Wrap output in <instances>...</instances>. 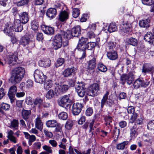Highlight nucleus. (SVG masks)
Returning <instances> with one entry per match:
<instances>
[{
  "instance_id": "nucleus-1",
  "label": "nucleus",
  "mask_w": 154,
  "mask_h": 154,
  "mask_svg": "<svg viewBox=\"0 0 154 154\" xmlns=\"http://www.w3.org/2000/svg\"><path fill=\"white\" fill-rule=\"evenodd\" d=\"M21 22L19 19L14 20V24L12 26H6L4 28L3 31L6 35L9 36L11 38H16L14 35L15 31L16 32H21L23 29V26L21 25Z\"/></svg>"
},
{
  "instance_id": "nucleus-2",
  "label": "nucleus",
  "mask_w": 154,
  "mask_h": 154,
  "mask_svg": "<svg viewBox=\"0 0 154 154\" xmlns=\"http://www.w3.org/2000/svg\"><path fill=\"white\" fill-rule=\"evenodd\" d=\"M81 28L79 26L73 27L71 31L67 30L66 32L61 31L59 33L56 35L55 38H71L74 37H78L80 34Z\"/></svg>"
},
{
  "instance_id": "nucleus-3",
  "label": "nucleus",
  "mask_w": 154,
  "mask_h": 154,
  "mask_svg": "<svg viewBox=\"0 0 154 154\" xmlns=\"http://www.w3.org/2000/svg\"><path fill=\"white\" fill-rule=\"evenodd\" d=\"M25 73L23 68L18 67L14 68L12 70L10 81L14 85L19 83L24 77Z\"/></svg>"
},
{
  "instance_id": "nucleus-4",
  "label": "nucleus",
  "mask_w": 154,
  "mask_h": 154,
  "mask_svg": "<svg viewBox=\"0 0 154 154\" xmlns=\"http://www.w3.org/2000/svg\"><path fill=\"white\" fill-rule=\"evenodd\" d=\"M97 56L94 54H91L90 57V60L88 62V65L87 68V71L91 73L94 72V69L96 67L97 64Z\"/></svg>"
},
{
  "instance_id": "nucleus-5",
  "label": "nucleus",
  "mask_w": 154,
  "mask_h": 154,
  "mask_svg": "<svg viewBox=\"0 0 154 154\" xmlns=\"http://www.w3.org/2000/svg\"><path fill=\"white\" fill-rule=\"evenodd\" d=\"M109 94V92L107 91L103 96L101 101V108L103 109L106 104L107 106L110 107L114 104V100L108 98V96Z\"/></svg>"
},
{
  "instance_id": "nucleus-6",
  "label": "nucleus",
  "mask_w": 154,
  "mask_h": 154,
  "mask_svg": "<svg viewBox=\"0 0 154 154\" xmlns=\"http://www.w3.org/2000/svg\"><path fill=\"white\" fill-rule=\"evenodd\" d=\"M34 77L35 81L40 83H43L47 78V76L44 75L41 71L38 69L35 71Z\"/></svg>"
},
{
  "instance_id": "nucleus-7",
  "label": "nucleus",
  "mask_w": 154,
  "mask_h": 154,
  "mask_svg": "<svg viewBox=\"0 0 154 154\" xmlns=\"http://www.w3.org/2000/svg\"><path fill=\"white\" fill-rule=\"evenodd\" d=\"M100 90V86L97 83H94L90 85L88 88L87 94L90 96L95 97L98 94Z\"/></svg>"
},
{
  "instance_id": "nucleus-8",
  "label": "nucleus",
  "mask_w": 154,
  "mask_h": 154,
  "mask_svg": "<svg viewBox=\"0 0 154 154\" xmlns=\"http://www.w3.org/2000/svg\"><path fill=\"white\" fill-rule=\"evenodd\" d=\"M133 76V74L132 72L129 73L128 74H124L121 76L120 81L123 85H124L126 82L128 84L130 85L134 80Z\"/></svg>"
},
{
  "instance_id": "nucleus-9",
  "label": "nucleus",
  "mask_w": 154,
  "mask_h": 154,
  "mask_svg": "<svg viewBox=\"0 0 154 154\" xmlns=\"http://www.w3.org/2000/svg\"><path fill=\"white\" fill-rule=\"evenodd\" d=\"M72 101L70 98V95H64L58 101L59 105L62 107L66 106V107H70V104Z\"/></svg>"
},
{
  "instance_id": "nucleus-10",
  "label": "nucleus",
  "mask_w": 154,
  "mask_h": 154,
  "mask_svg": "<svg viewBox=\"0 0 154 154\" xmlns=\"http://www.w3.org/2000/svg\"><path fill=\"white\" fill-rule=\"evenodd\" d=\"M69 88V86L68 85L62 83L58 84L55 87V93L57 94H63L66 93Z\"/></svg>"
},
{
  "instance_id": "nucleus-11",
  "label": "nucleus",
  "mask_w": 154,
  "mask_h": 154,
  "mask_svg": "<svg viewBox=\"0 0 154 154\" xmlns=\"http://www.w3.org/2000/svg\"><path fill=\"white\" fill-rule=\"evenodd\" d=\"M149 82L145 81L143 79L139 78L134 82L133 86L135 89H138L140 87L146 88L149 85Z\"/></svg>"
},
{
  "instance_id": "nucleus-12",
  "label": "nucleus",
  "mask_w": 154,
  "mask_h": 154,
  "mask_svg": "<svg viewBox=\"0 0 154 154\" xmlns=\"http://www.w3.org/2000/svg\"><path fill=\"white\" fill-rule=\"evenodd\" d=\"M142 73L146 74L150 72L152 76L154 74V66L149 63H145L143 65L142 69Z\"/></svg>"
},
{
  "instance_id": "nucleus-13",
  "label": "nucleus",
  "mask_w": 154,
  "mask_h": 154,
  "mask_svg": "<svg viewBox=\"0 0 154 154\" xmlns=\"http://www.w3.org/2000/svg\"><path fill=\"white\" fill-rule=\"evenodd\" d=\"M83 106V104L81 103H74L72 107V112L73 115H78L81 112Z\"/></svg>"
},
{
  "instance_id": "nucleus-14",
  "label": "nucleus",
  "mask_w": 154,
  "mask_h": 154,
  "mask_svg": "<svg viewBox=\"0 0 154 154\" xmlns=\"http://www.w3.org/2000/svg\"><path fill=\"white\" fill-rule=\"evenodd\" d=\"M20 20L22 24H25L27 23L29 20V13L27 12H23L19 14Z\"/></svg>"
},
{
  "instance_id": "nucleus-15",
  "label": "nucleus",
  "mask_w": 154,
  "mask_h": 154,
  "mask_svg": "<svg viewBox=\"0 0 154 154\" xmlns=\"http://www.w3.org/2000/svg\"><path fill=\"white\" fill-rule=\"evenodd\" d=\"M76 69L75 68L72 67L68 68L65 69L63 72L62 74L65 77H70L72 74L76 72Z\"/></svg>"
},
{
  "instance_id": "nucleus-16",
  "label": "nucleus",
  "mask_w": 154,
  "mask_h": 154,
  "mask_svg": "<svg viewBox=\"0 0 154 154\" xmlns=\"http://www.w3.org/2000/svg\"><path fill=\"white\" fill-rule=\"evenodd\" d=\"M129 127L130 129V137L131 139H134L138 134L136 125L134 124L132 126H129Z\"/></svg>"
},
{
  "instance_id": "nucleus-17",
  "label": "nucleus",
  "mask_w": 154,
  "mask_h": 154,
  "mask_svg": "<svg viewBox=\"0 0 154 154\" xmlns=\"http://www.w3.org/2000/svg\"><path fill=\"white\" fill-rule=\"evenodd\" d=\"M42 29L44 33L48 35L53 34L54 32V28L52 27L48 26L45 25H42L41 26Z\"/></svg>"
},
{
  "instance_id": "nucleus-18",
  "label": "nucleus",
  "mask_w": 154,
  "mask_h": 154,
  "mask_svg": "<svg viewBox=\"0 0 154 154\" xmlns=\"http://www.w3.org/2000/svg\"><path fill=\"white\" fill-rule=\"evenodd\" d=\"M108 58L110 60H115L118 58V54L116 51L111 50L107 52L106 54Z\"/></svg>"
},
{
  "instance_id": "nucleus-19",
  "label": "nucleus",
  "mask_w": 154,
  "mask_h": 154,
  "mask_svg": "<svg viewBox=\"0 0 154 154\" xmlns=\"http://www.w3.org/2000/svg\"><path fill=\"white\" fill-rule=\"evenodd\" d=\"M57 14V10L56 8H50L47 10L46 15L49 18L53 19L55 17Z\"/></svg>"
},
{
  "instance_id": "nucleus-20",
  "label": "nucleus",
  "mask_w": 154,
  "mask_h": 154,
  "mask_svg": "<svg viewBox=\"0 0 154 154\" xmlns=\"http://www.w3.org/2000/svg\"><path fill=\"white\" fill-rule=\"evenodd\" d=\"M69 13L65 11L61 12L59 15V19L60 21H66L69 18Z\"/></svg>"
},
{
  "instance_id": "nucleus-21",
  "label": "nucleus",
  "mask_w": 154,
  "mask_h": 154,
  "mask_svg": "<svg viewBox=\"0 0 154 154\" xmlns=\"http://www.w3.org/2000/svg\"><path fill=\"white\" fill-rule=\"evenodd\" d=\"M17 54V52H14V53H11L9 54L7 59L9 64H11L13 62H16L18 59Z\"/></svg>"
},
{
  "instance_id": "nucleus-22",
  "label": "nucleus",
  "mask_w": 154,
  "mask_h": 154,
  "mask_svg": "<svg viewBox=\"0 0 154 154\" xmlns=\"http://www.w3.org/2000/svg\"><path fill=\"white\" fill-rule=\"evenodd\" d=\"M51 60L48 59H43L38 62V64L41 67L45 68L49 67L50 65Z\"/></svg>"
},
{
  "instance_id": "nucleus-23",
  "label": "nucleus",
  "mask_w": 154,
  "mask_h": 154,
  "mask_svg": "<svg viewBox=\"0 0 154 154\" xmlns=\"http://www.w3.org/2000/svg\"><path fill=\"white\" fill-rule=\"evenodd\" d=\"M94 122V120L93 119L91 120V122L89 123L88 122H86L82 126L83 129H85V130L87 129L88 126H89L90 130L89 132H91L92 130H94L93 129V126Z\"/></svg>"
},
{
  "instance_id": "nucleus-24",
  "label": "nucleus",
  "mask_w": 154,
  "mask_h": 154,
  "mask_svg": "<svg viewBox=\"0 0 154 154\" xmlns=\"http://www.w3.org/2000/svg\"><path fill=\"white\" fill-rule=\"evenodd\" d=\"M35 127L39 130L40 131H42L43 128V124L41 119L40 116H38L35 119Z\"/></svg>"
},
{
  "instance_id": "nucleus-25",
  "label": "nucleus",
  "mask_w": 154,
  "mask_h": 154,
  "mask_svg": "<svg viewBox=\"0 0 154 154\" xmlns=\"http://www.w3.org/2000/svg\"><path fill=\"white\" fill-rule=\"evenodd\" d=\"M150 20L149 19L142 20L139 21V24L141 27L148 28L150 26Z\"/></svg>"
},
{
  "instance_id": "nucleus-26",
  "label": "nucleus",
  "mask_w": 154,
  "mask_h": 154,
  "mask_svg": "<svg viewBox=\"0 0 154 154\" xmlns=\"http://www.w3.org/2000/svg\"><path fill=\"white\" fill-rule=\"evenodd\" d=\"M88 43L87 39H79L78 44L77 46L76 49H80V48L82 46H84L83 48H85L87 44Z\"/></svg>"
},
{
  "instance_id": "nucleus-27",
  "label": "nucleus",
  "mask_w": 154,
  "mask_h": 154,
  "mask_svg": "<svg viewBox=\"0 0 154 154\" xmlns=\"http://www.w3.org/2000/svg\"><path fill=\"white\" fill-rule=\"evenodd\" d=\"M53 44L55 50L60 48L62 44V39H54Z\"/></svg>"
},
{
  "instance_id": "nucleus-28",
  "label": "nucleus",
  "mask_w": 154,
  "mask_h": 154,
  "mask_svg": "<svg viewBox=\"0 0 154 154\" xmlns=\"http://www.w3.org/2000/svg\"><path fill=\"white\" fill-rule=\"evenodd\" d=\"M104 120L106 126L110 130L112 126L111 123L112 122V118L109 116H106L104 117Z\"/></svg>"
},
{
  "instance_id": "nucleus-29",
  "label": "nucleus",
  "mask_w": 154,
  "mask_h": 154,
  "mask_svg": "<svg viewBox=\"0 0 154 154\" xmlns=\"http://www.w3.org/2000/svg\"><path fill=\"white\" fill-rule=\"evenodd\" d=\"M14 132L11 130H10L8 133L7 137L11 141L14 143H17V139L13 136Z\"/></svg>"
},
{
  "instance_id": "nucleus-30",
  "label": "nucleus",
  "mask_w": 154,
  "mask_h": 154,
  "mask_svg": "<svg viewBox=\"0 0 154 154\" xmlns=\"http://www.w3.org/2000/svg\"><path fill=\"white\" fill-rule=\"evenodd\" d=\"M31 113L30 110H25L23 109L21 112L22 116L23 118L25 120H27L29 119Z\"/></svg>"
},
{
  "instance_id": "nucleus-31",
  "label": "nucleus",
  "mask_w": 154,
  "mask_h": 154,
  "mask_svg": "<svg viewBox=\"0 0 154 154\" xmlns=\"http://www.w3.org/2000/svg\"><path fill=\"white\" fill-rule=\"evenodd\" d=\"M30 0H21L16 3V5L19 7L27 6Z\"/></svg>"
},
{
  "instance_id": "nucleus-32",
  "label": "nucleus",
  "mask_w": 154,
  "mask_h": 154,
  "mask_svg": "<svg viewBox=\"0 0 154 154\" xmlns=\"http://www.w3.org/2000/svg\"><path fill=\"white\" fill-rule=\"evenodd\" d=\"M31 28L33 30H36L38 27V20L35 19L33 20L31 23Z\"/></svg>"
},
{
  "instance_id": "nucleus-33",
  "label": "nucleus",
  "mask_w": 154,
  "mask_h": 154,
  "mask_svg": "<svg viewBox=\"0 0 154 154\" xmlns=\"http://www.w3.org/2000/svg\"><path fill=\"white\" fill-rule=\"evenodd\" d=\"M57 123V121L55 120H48L46 122V125L48 127L54 128L56 127Z\"/></svg>"
},
{
  "instance_id": "nucleus-34",
  "label": "nucleus",
  "mask_w": 154,
  "mask_h": 154,
  "mask_svg": "<svg viewBox=\"0 0 154 154\" xmlns=\"http://www.w3.org/2000/svg\"><path fill=\"white\" fill-rule=\"evenodd\" d=\"M128 141H124L118 143L116 145V148L118 150H123L124 149L125 146L128 144Z\"/></svg>"
},
{
  "instance_id": "nucleus-35",
  "label": "nucleus",
  "mask_w": 154,
  "mask_h": 154,
  "mask_svg": "<svg viewBox=\"0 0 154 154\" xmlns=\"http://www.w3.org/2000/svg\"><path fill=\"white\" fill-rule=\"evenodd\" d=\"M132 31V23H127L125 24L123 29V31L125 33H128Z\"/></svg>"
},
{
  "instance_id": "nucleus-36",
  "label": "nucleus",
  "mask_w": 154,
  "mask_h": 154,
  "mask_svg": "<svg viewBox=\"0 0 154 154\" xmlns=\"http://www.w3.org/2000/svg\"><path fill=\"white\" fill-rule=\"evenodd\" d=\"M117 28L116 24L115 23H111L108 28L107 31L110 33H111L116 31Z\"/></svg>"
},
{
  "instance_id": "nucleus-37",
  "label": "nucleus",
  "mask_w": 154,
  "mask_h": 154,
  "mask_svg": "<svg viewBox=\"0 0 154 154\" xmlns=\"http://www.w3.org/2000/svg\"><path fill=\"white\" fill-rule=\"evenodd\" d=\"M53 84V81L51 80H49L45 82L44 84V88L46 90H48L51 88Z\"/></svg>"
},
{
  "instance_id": "nucleus-38",
  "label": "nucleus",
  "mask_w": 154,
  "mask_h": 154,
  "mask_svg": "<svg viewBox=\"0 0 154 154\" xmlns=\"http://www.w3.org/2000/svg\"><path fill=\"white\" fill-rule=\"evenodd\" d=\"M42 102V99L39 97L36 98L33 101L34 106H37L39 108L40 107Z\"/></svg>"
},
{
  "instance_id": "nucleus-39",
  "label": "nucleus",
  "mask_w": 154,
  "mask_h": 154,
  "mask_svg": "<svg viewBox=\"0 0 154 154\" xmlns=\"http://www.w3.org/2000/svg\"><path fill=\"white\" fill-rule=\"evenodd\" d=\"M19 126V122L17 120L13 119L11 122L10 128H14L15 129H18Z\"/></svg>"
},
{
  "instance_id": "nucleus-40",
  "label": "nucleus",
  "mask_w": 154,
  "mask_h": 154,
  "mask_svg": "<svg viewBox=\"0 0 154 154\" xmlns=\"http://www.w3.org/2000/svg\"><path fill=\"white\" fill-rule=\"evenodd\" d=\"M97 69L98 70L102 72H105L107 70L106 67L103 64L99 63L97 66Z\"/></svg>"
},
{
  "instance_id": "nucleus-41",
  "label": "nucleus",
  "mask_w": 154,
  "mask_h": 154,
  "mask_svg": "<svg viewBox=\"0 0 154 154\" xmlns=\"http://www.w3.org/2000/svg\"><path fill=\"white\" fill-rule=\"evenodd\" d=\"M86 88H85V83L84 82H79L77 83V85L75 86V89L76 91H79L80 90L84 89Z\"/></svg>"
},
{
  "instance_id": "nucleus-42",
  "label": "nucleus",
  "mask_w": 154,
  "mask_h": 154,
  "mask_svg": "<svg viewBox=\"0 0 154 154\" xmlns=\"http://www.w3.org/2000/svg\"><path fill=\"white\" fill-rule=\"evenodd\" d=\"M73 125V122L71 120L68 119L65 125V128L68 130H70Z\"/></svg>"
},
{
  "instance_id": "nucleus-43",
  "label": "nucleus",
  "mask_w": 154,
  "mask_h": 154,
  "mask_svg": "<svg viewBox=\"0 0 154 154\" xmlns=\"http://www.w3.org/2000/svg\"><path fill=\"white\" fill-rule=\"evenodd\" d=\"M54 95V91L50 89L46 93V97L47 99H52Z\"/></svg>"
},
{
  "instance_id": "nucleus-44",
  "label": "nucleus",
  "mask_w": 154,
  "mask_h": 154,
  "mask_svg": "<svg viewBox=\"0 0 154 154\" xmlns=\"http://www.w3.org/2000/svg\"><path fill=\"white\" fill-rule=\"evenodd\" d=\"M58 117L61 120H66L68 118L67 114L65 112H61L59 114Z\"/></svg>"
},
{
  "instance_id": "nucleus-45",
  "label": "nucleus",
  "mask_w": 154,
  "mask_h": 154,
  "mask_svg": "<svg viewBox=\"0 0 154 154\" xmlns=\"http://www.w3.org/2000/svg\"><path fill=\"white\" fill-rule=\"evenodd\" d=\"M65 60L64 58H59L57 61L56 65V67H58L59 66H62L65 62Z\"/></svg>"
},
{
  "instance_id": "nucleus-46",
  "label": "nucleus",
  "mask_w": 154,
  "mask_h": 154,
  "mask_svg": "<svg viewBox=\"0 0 154 154\" xmlns=\"http://www.w3.org/2000/svg\"><path fill=\"white\" fill-rule=\"evenodd\" d=\"M96 46V43L95 42H88L86 46H85L88 50H92Z\"/></svg>"
},
{
  "instance_id": "nucleus-47",
  "label": "nucleus",
  "mask_w": 154,
  "mask_h": 154,
  "mask_svg": "<svg viewBox=\"0 0 154 154\" xmlns=\"http://www.w3.org/2000/svg\"><path fill=\"white\" fill-rule=\"evenodd\" d=\"M73 12L72 15L73 17L75 18L77 17L80 14V10L79 9L75 8L72 9Z\"/></svg>"
},
{
  "instance_id": "nucleus-48",
  "label": "nucleus",
  "mask_w": 154,
  "mask_h": 154,
  "mask_svg": "<svg viewBox=\"0 0 154 154\" xmlns=\"http://www.w3.org/2000/svg\"><path fill=\"white\" fill-rule=\"evenodd\" d=\"M147 128L150 131L154 130V120L150 121L147 124Z\"/></svg>"
},
{
  "instance_id": "nucleus-49",
  "label": "nucleus",
  "mask_w": 154,
  "mask_h": 154,
  "mask_svg": "<svg viewBox=\"0 0 154 154\" xmlns=\"http://www.w3.org/2000/svg\"><path fill=\"white\" fill-rule=\"evenodd\" d=\"M127 42L128 44L134 46H136L137 44V39H128Z\"/></svg>"
},
{
  "instance_id": "nucleus-50",
  "label": "nucleus",
  "mask_w": 154,
  "mask_h": 154,
  "mask_svg": "<svg viewBox=\"0 0 154 154\" xmlns=\"http://www.w3.org/2000/svg\"><path fill=\"white\" fill-rule=\"evenodd\" d=\"M132 114V115L130 119V121L129 122V124H133V122L136 120L137 116V114L135 112Z\"/></svg>"
},
{
  "instance_id": "nucleus-51",
  "label": "nucleus",
  "mask_w": 154,
  "mask_h": 154,
  "mask_svg": "<svg viewBox=\"0 0 154 154\" xmlns=\"http://www.w3.org/2000/svg\"><path fill=\"white\" fill-rule=\"evenodd\" d=\"M10 108V105L9 104L4 103H2L0 105V108L5 110H9Z\"/></svg>"
},
{
  "instance_id": "nucleus-52",
  "label": "nucleus",
  "mask_w": 154,
  "mask_h": 154,
  "mask_svg": "<svg viewBox=\"0 0 154 154\" xmlns=\"http://www.w3.org/2000/svg\"><path fill=\"white\" fill-rule=\"evenodd\" d=\"M93 112V111L92 108L89 107L86 109L85 114L87 116H90L92 114Z\"/></svg>"
},
{
  "instance_id": "nucleus-53",
  "label": "nucleus",
  "mask_w": 154,
  "mask_h": 154,
  "mask_svg": "<svg viewBox=\"0 0 154 154\" xmlns=\"http://www.w3.org/2000/svg\"><path fill=\"white\" fill-rule=\"evenodd\" d=\"M63 126L61 124L59 123H57V125H56V128L55 131L56 132H62V127Z\"/></svg>"
},
{
  "instance_id": "nucleus-54",
  "label": "nucleus",
  "mask_w": 154,
  "mask_h": 154,
  "mask_svg": "<svg viewBox=\"0 0 154 154\" xmlns=\"http://www.w3.org/2000/svg\"><path fill=\"white\" fill-rule=\"evenodd\" d=\"M86 88L77 91H76L77 92L78 95L80 97H83L85 94Z\"/></svg>"
},
{
  "instance_id": "nucleus-55",
  "label": "nucleus",
  "mask_w": 154,
  "mask_h": 154,
  "mask_svg": "<svg viewBox=\"0 0 154 154\" xmlns=\"http://www.w3.org/2000/svg\"><path fill=\"white\" fill-rule=\"evenodd\" d=\"M143 4L147 5H152L154 3V0H142Z\"/></svg>"
},
{
  "instance_id": "nucleus-56",
  "label": "nucleus",
  "mask_w": 154,
  "mask_h": 154,
  "mask_svg": "<svg viewBox=\"0 0 154 154\" xmlns=\"http://www.w3.org/2000/svg\"><path fill=\"white\" fill-rule=\"evenodd\" d=\"M17 91V88L15 85H13L10 87L8 93L15 94Z\"/></svg>"
},
{
  "instance_id": "nucleus-57",
  "label": "nucleus",
  "mask_w": 154,
  "mask_h": 154,
  "mask_svg": "<svg viewBox=\"0 0 154 154\" xmlns=\"http://www.w3.org/2000/svg\"><path fill=\"white\" fill-rule=\"evenodd\" d=\"M154 34L151 32H148L145 35L144 38H154Z\"/></svg>"
},
{
  "instance_id": "nucleus-58",
  "label": "nucleus",
  "mask_w": 154,
  "mask_h": 154,
  "mask_svg": "<svg viewBox=\"0 0 154 154\" xmlns=\"http://www.w3.org/2000/svg\"><path fill=\"white\" fill-rule=\"evenodd\" d=\"M43 149L48 153H51L52 152V150L51 146L47 145H45L42 147Z\"/></svg>"
},
{
  "instance_id": "nucleus-59",
  "label": "nucleus",
  "mask_w": 154,
  "mask_h": 154,
  "mask_svg": "<svg viewBox=\"0 0 154 154\" xmlns=\"http://www.w3.org/2000/svg\"><path fill=\"white\" fill-rule=\"evenodd\" d=\"M116 42H109L108 43V46L110 49H113L116 46Z\"/></svg>"
},
{
  "instance_id": "nucleus-60",
  "label": "nucleus",
  "mask_w": 154,
  "mask_h": 154,
  "mask_svg": "<svg viewBox=\"0 0 154 154\" xmlns=\"http://www.w3.org/2000/svg\"><path fill=\"white\" fill-rule=\"evenodd\" d=\"M12 13L15 16H16L17 15H19L18 11L17 8L13 7L12 9Z\"/></svg>"
},
{
  "instance_id": "nucleus-61",
  "label": "nucleus",
  "mask_w": 154,
  "mask_h": 154,
  "mask_svg": "<svg viewBox=\"0 0 154 154\" xmlns=\"http://www.w3.org/2000/svg\"><path fill=\"white\" fill-rule=\"evenodd\" d=\"M87 35L90 38H94L96 36L94 33L91 31L88 32L87 33Z\"/></svg>"
},
{
  "instance_id": "nucleus-62",
  "label": "nucleus",
  "mask_w": 154,
  "mask_h": 154,
  "mask_svg": "<svg viewBox=\"0 0 154 154\" xmlns=\"http://www.w3.org/2000/svg\"><path fill=\"white\" fill-rule=\"evenodd\" d=\"M44 132L46 136L48 137L51 138L53 136L52 133L51 132L48 131L47 130H44Z\"/></svg>"
},
{
  "instance_id": "nucleus-63",
  "label": "nucleus",
  "mask_w": 154,
  "mask_h": 154,
  "mask_svg": "<svg viewBox=\"0 0 154 154\" xmlns=\"http://www.w3.org/2000/svg\"><path fill=\"white\" fill-rule=\"evenodd\" d=\"M29 39H21L20 41V44L21 45L25 46L28 44Z\"/></svg>"
},
{
  "instance_id": "nucleus-64",
  "label": "nucleus",
  "mask_w": 154,
  "mask_h": 154,
  "mask_svg": "<svg viewBox=\"0 0 154 154\" xmlns=\"http://www.w3.org/2000/svg\"><path fill=\"white\" fill-rule=\"evenodd\" d=\"M135 109L133 106H129L127 109V111L129 114H132L134 112Z\"/></svg>"
}]
</instances>
